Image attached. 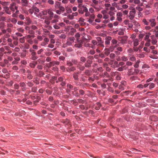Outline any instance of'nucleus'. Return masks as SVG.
<instances>
[{"instance_id": "obj_58", "label": "nucleus", "mask_w": 158, "mask_h": 158, "mask_svg": "<svg viewBox=\"0 0 158 158\" xmlns=\"http://www.w3.org/2000/svg\"><path fill=\"white\" fill-rule=\"evenodd\" d=\"M68 41H72V42H74V40H75L74 38V37H69L68 39Z\"/></svg>"}, {"instance_id": "obj_8", "label": "nucleus", "mask_w": 158, "mask_h": 158, "mask_svg": "<svg viewBox=\"0 0 158 158\" xmlns=\"http://www.w3.org/2000/svg\"><path fill=\"white\" fill-rule=\"evenodd\" d=\"M149 22L150 23V25L152 27H154L156 24V22L155 19H148Z\"/></svg>"}, {"instance_id": "obj_25", "label": "nucleus", "mask_w": 158, "mask_h": 158, "mask_svg": "<svg viewBox=\"0 0 158 158\" xmlns=\"http://www.w3.org/2000/svg\"><path fill=\"white\" fill-rule=\"evenodd\" d=\"M5 11L6 13L9 15L11 14V10L9 9V8L8 6H6L5 8Z\"/></svg>"}, {"instance_id": "obj_32", "label": "nucleus", "mask_w": 158, "mask_h": 158, "mask_svg": "<svg viewBox=\"0 0 158 158\" xmlns=\"http://www.w3.org/2000/svg\"><path fill=\"white\" fill-rule=\"evenodd\" d=\"M71 62L73 64L77 65L78 63L79 62L77 60L75 59H72L71 60Z\"/></svg>"}, {"instance_id": "obj_9", "label": "nucleus", "mask_w": 158, "mask_h": 158, "mask_svg": "<svg viewBox=\"0 0 158 158\" xmlns=\"http://www.w3.org/2000/svg\"><path fill=\"white\" fill-rule=\"evenodd\" d=\"M83 42V41L82 40H78L77 43L74 45L75 47L78 48H80L82 47Z\"/></svg>"}, {"instance_id": "obj_28", "label": "nucleus", "mask_w": 158, "mask_h": 158, "mask_svg": "<svg viewBox=\"0 0 158 158\" xmlns=\"http://www.w3.org/2000/svg\"><path fill=\"white\" fill-rule=\"evenodd\" d=\"M139 70L138 69H134V73H131L130 75H136L138 73H139Z\"/></svg>"}, {"instance_id": "obj_17", "label": "nucleus", "mask_w": 158, "mask_h": 158, "mask_svg": "<svg viewBox=\"0 0 158 158\" xmlns=\"http://www.w3.org/2000/svg\"><path fill=\"white\" fill-rule=\"evenodd\" d=\"M112 40V37L110 36H108L106 37L105 44L106 45H109L110 43V41Z\"/></svg>"}, {"instance_id": "obj_38", "label": "nucleus", "mask_w": 158, "mask_h": 158, "mask_svg": "<svg viewBox=\"0 0 158 158\" xmlns=\"http://www.w3.org/2000/svg\"><path fill=\"white\" fill-rule=\"evenodd\" d=\"M97 46H98V47L99 48H102L104 47V45L103 44V43H97Z\"/></svg>"}, {"instance_id": "obj_61", "label": "nucleus", "mask_w": 158, "mask_h": 158, "mask_svg": "<svg viewBox=\"0 0 158 158\" xmlns=\"http://www.w3.org/2000/svg\"><path fill=\"white\" fill-rule=\"evenodd\" d=\"M91 43L92 44H93L94 45H97V42L96 40H93L91 41Z\"/></svg>"}, {"instance_id": "obj_49", "label": "nucleus", "mask_w": 158, "mask_h": 158, "mask_svg": "<svg viewBox=\"0 0 158 158\" xmlns=\"http://www.w3.org/2000/svg\"><path fill=\"white\" fill-rule=\"evenodd\" d=\"M27 84L28 85L29 87H32L33 85V83L31 82H28L27 83Z\"/></svg>"}, {"instance_id": "obj_33", "label": "nucleus", "mask_w": 158, "mask_h": 158, "mask_svg": "<svg viewBox=\"0 0 158 158\" xmlns=\"http://www.w3.org/2000/svg\"><path fill=\"white\" fill-rule=\"evenodd\" d=\"M105 25L104 24H102L101 25H98L96 27V28L97 29H100L102 27L104 28L105 27Z\"/></svg>"}, {"instance_id": "obj_27", "label": "nucleus", "mask_w": 158, "mask_h": 158, "mask_svg": "<svg viewBox=\"0 0 158 158\" xmlns=\"http://www.w3.org/2000/svg\"><path fill=\"white\" fill-rule=\"evenodd\" d=\"M40 78L36 77L35 78L34 80H33V82L35 83L37 85L39 84L40 83Z\"/></svg>"}, {"instance_id": "obj_57", "label": "nucleus", "mask_w": 158, "mask_h": 158, "mask_svg": "<svg viewBox=\"0 0 158 158\" xmlns=\"http://www.w3.org/2000/svg\"><path fill=\"white\" fill-rule=\"evenodd\" d=\"M11 22L14 24H16L17 22V20L15 18H13L11 19Z\"/></svg>"}, {"instance_id": "obj_44", "label": "nucleus", "mask_w": 158, "mask_h": 158, "mask_svg": "<svg viewBox=\"0 0 158 158\" xmlns=\"http://www.w3.org/2000/svg\"><path fill=\"white\" fill-rule=\"evenodd\" d=\"M67 65H68L69 66H72V65L73 64L71 61L70 60H68L66 62Z\"/></svg>"}, {"instance_id": "obj_50", "label": "nucleus", "mask_w": 158, "mask_h": 158, "mask_svg": "<svg viewBox=\"0 0 158 158\" xmlns=\"http://www.w3.org/2000/svg\"><path fill=\"white\" fill-rule=\"evenodd\" d=\"M58 9H60V10L62 12L65 11V9L63 6H61Z\"/></svg>"}, {"instance_id": "obj_48", "label": "nucleus", "mask_w": 158, "mask_h": 158, "mask_svg": "<svg viewBox=\"0 0 158 158\" xmlns=\"http://www.w3.org/2000/svg\"><path fill=\"white\" fill-rule=\"evenodd\" d=\"M143 50L145 51L146 52L148 53H149L150 52V50L148 48V47H144L143 48Z\"/></svg>"}, {"instance_id": "obj_64", "label": "nucleus", "mask_w": 158, "mask_h": 158, "mask_svg": "<svg viewBox=\"0 0 158 158\" xmlns=\"http://www.w3.org/2000/svg\"><path fill=\"white\" fill-rule=\"evenodd\" d=\"M31 93V91H26L25 93L24 94V95L25 97L27 96L29 94V93Z\"/></svg>"}, {"instance_id": "obj_59", "label": "nucleus", "mask_w": 158, "mask_h": 158, "mask_svg": "<svg viewBox=\"0 0 158 158\" xmlns=\"http://www.w3.org/2000/svg\"><path fill=\"white\" fill-rule=\"evenodd\" d=\"M46 60L48 62H51L52 60L51 58V57H46Z\"/></svg>"}, {"instance_id": "obj_24", "label": "nucleus", "mask_w": 158, "mask_h": 158, "mask_svg": "<svg viewBox=\"0 0 158 158\" xmlns=\"http://www.w3.org/2000/svg\"><path fill=\"white\" fill-rule=\"evenodd\" d=\"M61 122L64 123L65 125H69V124L70 121L69 119H66L65 120H62Z\"/></svg>"}, {"instance_id": "obj_1", "label": "nucleus", "mask_w": 158, "mask_h": 158, "mask_svg": "<svg viewBox=\"0 0 158 158\" xmlns=\"http://www.w3.org/2000/svg\"><path fill=\"white\" fill-rule=\"evenodd\" d=\"M118 45V44H117L116 45L114 46V47H111L109 48H106L105 49L104 54L106 56H108L110 53V51H113L115 47H117V46Z\"/></svg>"}, {"instance_id": "obj_31", "label": "nucleus", "mask_w": 158, "mask_h": 158, "mask_svg": "<svg viewBox=\"0 0 158 158\" xmlns=\"http://www.w3.org/2000/svg\"><path fill=\"white\" fill-rule=\"evenodd\" d=\"M40 99V97L39 96H37L36 97V100L34 101V104L35 105V103L39 102Z\"/></svg>"}, {"instance_id": "obj_62", "label": "nucleus", "mask_w": 158, "mask_h": 158, "mask_svg": "<svg viewBox=\"0 0 158 158\" xmlns=\"http://www.w3.org/2000/svg\"><path fill=\"white\" fill-rule=\"evenodd\" d=\"M138 56L140 58H144L145 57V55L143 53H141L138 54Z\"/></svg>"}, {"instance_id": "obj_35", "label": "nucleus", "mask_w": 158, "mask_h": 158, "mask_svg": "<svg viewBox=\"0 0 158 158\" xmlns=\"http://www.w3.org/2000/svg\"><path fill=\"white\" fill-rule=\"evenodd\" d=\"M95 75H94L93 77H89L88 78V81L89 82H92L94 81Z\"/></svg>"}, {"instance_id": "obj_19", "label": "nucleus", "mask_w": 158, "mask_h": 158, "mask_svg": "<svg viewBox=\"0 0 158 158\" xmlns=\"http://www.w3.org/2000/svg\"><path fill=\"white\" fill-rule=\"evenodd\" d=\"M101 106V104L99 102H97L96 104V106H95L94 109L97 110L100 109Z\"/></svg>"}, {"instance_id": "obj_15", "label": "nucleus", "mask_w": 158, "mask_h": 158, "mask_svg": "<svg viewBox=\"0 0 158 158\" xmlns=\"http://www.w3.org/2000/svg\"><path fill=\"white\" fill-rule=\"evenodd\" d=\"M20 86L22 87V91H25L26 88V85L25 83L24 82H21L19 83Z\"/></svg>"}, {"instance_id": "obj_2", "label": "nucleus", "mask_w": 158, "mask_h": 158, "mask_svg": "<svg viewBox=\"0 0 158 158\" xmlns=\"http://www.w3.org/2000/svg\"><path fill=\"white\" fill-rule=\"evenodd\" d=\"M135 13V11L134 8L132 9L131 11H130L129 16L130 20H131L134 19Z\"/></svg>"}, {"instance_id": "obj_12", "label": "nucleus", "mask_w": 158, "mask_h": 158, "mask_svg": "<svg viewBox=\"0 0 158 158\" xmlns=\"http://www.w3.org/2000/svg\"><path fill=\"white\" fill-rule=\"evenodd\" d=\"M31 59L33 60H35L38 58V57L36 56V52L31 53Z\"/></svg>"}, {"instance_id": "obj_56", "label": "nucleus", "mask_w": 158, "mask_h": 158, "mask_svg": "<svg viewBox=\"0 0 158 158\" xmlns=\"http://www.w3.org/2000/svg\"><path fill=\"white\" fill-rule=\"evenodd\" d=\"M37 90V88L36 87H34L31 88V91L32 92H35Z\"/></svg>"}, {"instance_id": "obj_37", "label": "nucleus", "mask_w": 158, "mask_h": 158, "mask_svg": "<svg viewBox=\"0 0 158 158\" xmlns=\"http://www.w3.org/2000/svg\"><path fill=\"white\" fill-rule=\"evenodd\" d=\"M97 43H100L103 42V41L102 40L101 38L100 37H97Z\"/></svg>"}, {"instance_id": "obj_63", "label": "nucleus", "mask_w": 158, "mask_h": 158, "mask_svg": "<svg viewBox=\"0 0 158 158\" xmlns=\"http://www.w3.org/2000/svg\"><path fill=\"white\" fill-rule=\"evenodd\" d=\"M24 24V22L23 21H19L17 22V24L20 25H23Z\"/></svg>"}, {"instance_id": "obj_42", "label": "nucleus", "mask_w": 158, "mask_h": 158, "mask_svg": "<svg viewBox=\"0 0 158 158\" xmlns=\"http://www.w3.org/2000/svg\"><path fill=\"white\" fill-rule=\"evenodd\" d=\"M72 94H73L75 97H79L80 95L79 93L77 92H72Z\"/></svg>"}, {"instance_id": "obj_14", "label": "nucleus", "mask_w": 158, "mask_h": 158, "mask_svg": "<svg viewBox=\"0 0 158 158\" xmlns=\"http://www.w3.org/2000/svg\"><path fill=\"white\" fill-rule=\"evenodd\" d=\"M79 72H75L73 73V78L75 80H79V77L78 75L79 74Z\"/></svg>"}, {"instance_id": "obj_60", "label": "nucleus", "mask_w": 158, "mask_h": 158, "mask_svg": "<svg viewBox=\"0 0 158 158\" xmlns=\"http://www.w3.org/2000/svg\"><path fill=\"white\" fill-rule=\"evenodd\" d=\"M37 68L39 69L42 70L43 69V66L40 64H38L37 65Z\"/></svg>"}, {"instance_id": "obj_54", "label": "nucleus", "mask_w": 158, "mask_h": 158, "mask_svg": "<svg viewBox=\"0 0 158 158\" xmlns=\"http://www.w3.org/2000/svg\"><path fill=\"white\" fill-rule=\"evenodd\" d=\"M29 65H30V66L31 68H35V64H34L32 62L30 63Z\"/></svg>"}, {"instance_id": "obj_52", "label": "nucleus", "mask_w": 158, "mask_h": 158, "mask_svg": "<svg viewBox=\"0 0 158 158\" xmlns=\"http://www.w3.org/2000/svg\"><path fill=\"white\" fill-rule=\"evenodd\" d=\"M129 60L132 61H134L136 60V58L134 56H132L129 58Z\"/></svg>"}, {"instance_id": "obj_10", "label": "nucleus", "mask_w": 158, "mask_h": 158, "mask_svg": "<svg viewBox=\"0 0 158 158\" xmlns=\"http://www.w3.org/2000/svg\"><path fill=\"white\" fill-rule=\"evenodd\" d=\"M8 62L9 61L8 60L5 59L2 61L0 62V66L3 67H5Z\"/></svg>"}, {"instance_id": "obj_11", "label": "nucleus", "mask_w": 158, "mask_h": 158, "mask_svg": "<svg viewBox=\"0 0 158 158\" xmlns=\"http://www.w3.org/2000/svg\"><path fill=\"white\" fill-rule=\"evenodd\" d=\"M29 0H21L20 3L22 6H27Z\"/></svg>"}, {"instance_id": "obj_39", "label": "nucleus", "mask_w": 158, "mask_h": 158, "mask_svg": "<svg viewBox=\"0 0 158 158\" xmlns=\"http://www.w3.org/2000/svg\"><path fill=\"white\" fill-rule=\"evenodd\" d=\"M121 60L124 61H126L128 60V58L125 56H123L121 57Z\"/></svg>"}, {"instance_id": "obj_53", "label": "nucleus", "mask_w": 158, "mask_h": 158, "mask_svg": "<svg viewBox=\"0 0 158 158\" xmlns=\"http://www.w3.org/2000/svg\"><path fill=\"white\" fill-rule=\"evenodd\" d=\"M86 75L89 76L90 75V70H86L84 72Z\"/></svg>"}, {"instance_id": "obj_13", "label": "nucleus", "mask_w": 158, "mask_h": 158, "mask_svg": "<svg viewBox=\"0 0 158 158\" xmlns=\"http://www.w3.org/2000/svg\"><path fill=\"white\" fill-rule=\"evenodd\" d=\"M128 69V67H126V66H123L122 67H120L117 69V71L120 72H122L124 70H126Z\"/></svg>"}, {"instance_id": "obj_29", "label": "nucleus", "mask_w": 158, "mask_h": 158, "mask_svg": "<svg viewBox=\"0 0 158 158\" xmlns=\"http://www.w3.org/2000/svg\"><path fill=\"white\" fill-rule=\"evenodd\" d=\"M131 22L137 26V27H138L140 26L139 24L138 23L135 21L134 19H133L131 20Z\"/></svg>"}, {"instance_id": "obj_26", "label": "nucleus", "mask_w": 158, "mask_h": 158, "mask_svg": "<svg viewBox=\"0 0 158 158\" xmlns=\"http://www.w3.org/2000/svg\"><path fill=\"white\" fill-rule=\"evenodd\" d=\"M149 88L150 89H151V90L155 86V84L154 83H149Z\"/></svg>"}, {"instance_id": "obj_21", "label": "nucleus", "mask_w": 158, "mask_h": 158, "mask_svg": "<svg viewBox=\"0 0 158 158\" xmlns=\"http://www.w3.org/2000/svg\"><path fill=\"white\" fill-rule=\"evenodd\" d=\"M133 42H134V45L135 47H136L139 44V41L137 39L133 40Z\"/></svg>"}, {"instance_id": "obj_40", "label": "nucleus", "mask_w": 158, "mask_h": 158, "mask_svg": "<svg viewBox=\"0 0 158 158\" xmlns=\"http://www.w3.org/2000/svg\"><path fill=\"white\" fill-rule=\"evenodd\" d=\"M86 60V58L83 56L81 57L80 58V61L83 63L85 62Z\"/></svg>"}, {"instance_id": "obj_36", "label": "nucleus", "mask_w": 158, "mask_h": 158, "mask_svg": "<svg viewBox=\"0 0 158 158\" xmlns=\"http://www.w3.org/2000/svg\"><path fill=\"white\" fill-rule=\"evenodd\" d=\"M132 63L130 61H127L126 62V64L124 66H126V67H128V66H130L132 65Z\"/></svg>"}, {"instance_id": "obj_22", "label": "nucleus", "mask_w": 158, "mask_h": 158, "mask_svg": "<svg viewBox=\"0 0 158 158\" xmlns=\"http://www.w3.org/2000/svg\"><path fill=\"white\" fill-rule=\"evenodd\" d=\"M48 13L49 15V17H50V19H52V18L53 17V13L50 9H48Z\"/></svg>"}, {"instance_id": "obj_43", "label": "nucleus", "mask_w": 158, "mask_h": 158, "mask_svg": "<svg viewBox=\"0 0 158 158\" xmlns=\"http://www.w3.org/2000/svg\"><path fill=\"white\" fill-rule=\"evenodd\" d=\"M25 37L20 38L19 39L20 42L21 43H24L25 42Z\"/></svg>"}, {"instance_id": "obj_18", "label": "nucleus", "mask_w": 158, "mask_h": 158, "mask_svg": "<svg viewBox=\"0 0 158 158\" xmlns=\"http://www.w3.org/2000/svg\"><path fill=\"white\" fill-rule=\"evenodd\" d=\"M76 69V68L74 66H72L70 68H68L66 71L68 72L74 71Z\"/></svg>"}, {"instance_id": "obj_5", "label": "nucleus", "mask_w": 158, "mask_h": 158, "mask_svg": "<svg viewBox=\"0 0 158 158\" xmlns=\"http://www.w3.org/2000/svg\"><path fill=\"white\" fill-rule=\"evenodd\" d=\"M77 68L80 71H83L85 69L84 66L82 65V62H79L77 65Z\"/></svg>"}, {"instance_id": "obj_7", "label": "nucleus", "mask_w": 158, "mask_h": 158, "mask_svg": "<svg viewBox=\"0 0 158 158\" xmlns=\"http://www.w3.org/2000/svg\"><path fill=\"white\" fill-rule=\"evenodd\" d=\"M43 40L44 41L40 43V45L44 47L46 45L48 44V43L49 42V40L48 38L45 37L44 38Z\"/></svg>"}, {"instance_id": "obj_6", "label": "nucleus", "mask_w": 158, "mask_h": 158, "mask_svg": "<svg viewBox=\"0 0 158 158\" xmlns=\"http://www.w3.org/2000/svg\"><path fill=\"white\" fill-rule=\"evenodd\" d=\"M78 7L79 9L83 10V11H88V9L85 5H83L82 4H79L78 5Z\"/></svg>"}, {"instance_id": "obj_41", "label": "nucleus", "mask_w": 158, "mask_h": 158, "mask_svg": "<svg viewBox=\"0 0 158 158\" xmlns=\"http://www.w3.org/2000/svg\"><path fill=\"white\" fill-rule=\"evenodd\" d=\"M84 65H85L84 66H85V68H88L91 67V65L87 62L85 63Z\"/></svg>"}, {"instance_id": "obj_16", "label": "nucleus", "mask_w": 158, "mask_h": 158, "mask_svg": "<svg viewBox=\"0 0 158 158\" xmlns=\"http://www.w3.org/2000/svg\"><path fill=\"white\" fill-rule=\"evenodd\" d=\"M35 73H36L37 75L39 77H41L45 74V73L42 71L40 70L39 71L38 73L35 71Z\"/></svg>"}, {"instance_id": "obj_30", "label": "nucleus", "mask_w": 158, "mask_h": 158, "mask_svg": "<svg viewBox=\"0 0 158 158\" xmlns=\"http://www.w3.org/2000/svg\"><path fill=\"white\" fill-rule=\"evenodd\" d=\"M142 22L143 24L147 25H148L149 24V22L148 20H147L146 19H143Z\"/></svg>"}, {"instance_id": "obj_55", "label": "nucleus", "mask_w": 158, "mask_h": 158, "mask_svg": "<svg viewBox=\"0 0 158 158\" xmlns=\"http://www.w3.org/2000/svg\"><path fill=\"white\" fill-rule=\"evenodd\" d=\"M51 20H52L51 21V23H56L57 22H58V19H52Z\"/></svg>"}, {"instance_id": "obj_3", "label": "nucleus", "mask_w": 158, "mask_h": 158, "mask_svg": "<svg viewBox=\"0 0 158 158\" xmlns=\"http://www.w3.org/2000/svg\"><path fill=\"white\" fill-rule=\"evenodd\" d=\"M127 39L128 37L126 36L118 37V40L123 44H126Z\"/></svg>"}, {"instance_id": "obj_47", "label": "nucleus", "mask_w": 158, "mask_h": 158, "mask_svg": "<svg viewBox=\"0 0 158 158\" xmlns=\"http://www.w3.org/2000/svg\"><path fill=\"white\" fill-rule=\"evenodd\" d=\"M125 64V63L123 62H119V64H118V67H119L120 66H121V67H122L125 65L124 64Z\"/></svg>"}, {"instance_id": "obj_51", "label": "nucleus", "mask_w": 158, "mask_h": 158, "mask_svg": "<svg viewBox=\"0 0 158 158\" xmlns=\"http://www.w3.org/2000/svg\"><path fill=\"white\" fill-rule=\"evenodd\" d=\"M77 102L83 104L84 103V101L82 99L79 98L77 99Z\"/></svg>"}, {"instance_id": "obj_45", "label": "nucleus", "mask_w": 158, "mask_h": 158, "mask_svg": "<svg viewBox=\"0 0 158 158\" xmlns=\"http://www.w3.org/2000/svg\"><path fill=\"white\" fill-rule=\"evenodd\" d=\"M79 93L80 95L82 96L85 94V92L82 89H81L79 90Z\"/></svg>"}, {"instance_id": "obj_4", "label": "nucleus", "mask_w": 158, "mask_h": 158, "mask_svg": "<svg viewBox=\"0 0 158 158\" xmlns=\"http://www.w3.org/2000/svg\"><path fill=\"white\" fill-rule=\"evenodd\" d=\"M60 62L59 61H53L51 62H49V64H47V66L48 67L50 68L52 66H53L55 65H59Z\"/></svg>"}, {"instance_id": "obj_46", "label": "nucleus", "mask_w": 158, "mask_h": 158, "mask_svg": "<svg viewBox=\"0 0 158 158\" xmlns=\"http://www.w3.org/2000/svg\"><path fill=\"white\" fill-rule=\"evenodd\" d=\"M17 30L18 31L22 33L24 31V30L22 27L18 28Z\"/></svg>"}, {"instance_id": "obj_23", "label": "nucleus", "mask_w": 158, "mask_h": 158, "mask_svg": "<svg viewBox=\"0 0 158 158\" xmlns=\"http://www.w3.org/2000/svg\"><path fill=\"white\" fill-rule=\"evenodd\" d=\"M61 6V3L60 2H58L56 1L55 2V7H56V8L57 9H58L59 8L60 6Z\"/></svg>"}, {"instance_id": "obj_34", "label": "nucleus", "mask_w": 158, "mask_h": 158, "mask_svg": "<svg viewBox=\"0 0 158 158\" xmlns=\"http://www.w3.org/2000/svg\"><path fill=\"white\" fill-rule=\"evenodd\" d=\"M64 80V78L63 77H58L56 80V83H58L59 82L62 81Z\"/></svg>"}, {"instance_id": "obj_20", "label": "nucleus", "mask_w": 158, "mask_h": 158, "mask_svg": "<svg viewBox=\"0 0 158 158\" xmlns=\"http://www.w3.org/2000/svg\"><path fill=\"white\" fill-rule=\"evenodd\" d=\"M151 35V34L149 32L148 34L146 35L144 39L147 42H150L151 40L150 39H149V36Z\"/></svg>"}]
</instances>
